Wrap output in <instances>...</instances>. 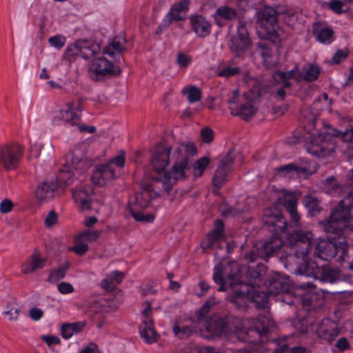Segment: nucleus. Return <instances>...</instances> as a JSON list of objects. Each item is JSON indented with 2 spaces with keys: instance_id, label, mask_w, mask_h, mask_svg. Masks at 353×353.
Masks as SVG:
<instances>
[{
  "instance_id": "nucleus-47",
  "label": "nucleus",
  "mask_w": 353,
  "mask_h": 353,
  "mask_svg": "<svg viewBox=\"0 0 353 353\" xmlns=\"http://www.w3.org/2000/svg\"><path fill=\"white\" fill-rule=\"evenodd\" d=\"M65 271L66 268L63 267L52 270L48 281L50 283H54L60 279H62L65 275Z\"/></svg>"
},
{
  "instance_id": "nucleus-49",
  "label": "nucleus",
  "mask_w": 353,
  "mask_h": 353,
  "mask_svg": "<svg viewBox=\"0 0 353 353\" xmlns=\"http://www.w3.org/2000/svg\"><path fill=\"white\" fill-rule=\"evenodd\" d=\"M48 41L51 46L60 49L64 46L66 39L64 36L57 34L50 37Z\"/></svg>"
},
{
  "instance_id": "nucleus-20",
  "label": "nucleus",
  "mask_w": 353,
  "mask_h": 353,
  "mask_svg": "<svg viewBox=\"0 0 353 353\" xmlns=\"http://www.w3.org/2000/svg\"><path fill=\"white\" fill-rule=\"evenodd\" d=\"M93 43H90L86 41H78L73 44L69 45L66 49L65 53L68 57H75L81 55L84 59L90 57L94 48H92Z\"/></svg>"
},
{
  "instance_id": "nucleus-55",
  "label": "nucleus",
  "mask_w": 353,
  "mask_h": 353,
  "mask_svg": "<svg viewBox=\"0 0 353 353\" xmlns=\"http://www.w3.org/2000/svg\"><path fill=\"white\" fill-rule=\"evenodd\" d=\"M201 137L203 142L208 143L213 140L214 132L211 128L206 127L201 131Z\"/></svg>"
},
{
  "instance_id": "nucleus-34",
  "label": "nucleus",
  "mask_w": 353,
  "mask_h": 353,
  "mask_svg": "<svg viewBox=\"0 0 353 353\" xmlns=\"http://www.w3.org/2000/svg\"><path fill=\"white\" fill-rule=\"evenodd\" d=\"M314 32L317 40L325 44H329L332 41L333 31L327 27H321L320 25H315L314 27Z\"/></svg>"
},
{
  "instance_id": "nucleus-61",
  "label": "nucleus",
  "mask_w": 353,
  "mask_h": 353,
  "mask_svg": "<svg viewBox=\"0 0 353 353\" xmlns=\"http://www.w3.org/2000/svg\"><path fill=\"white\" fill-rule=\"evenodd\" d=\"M41 339L49 345L52 346L54 345H57L60 343V339L59 337L55 336H48L44 335L42 336Z\"/></svg>"
},
{
  "instance_id": "nucleus-36",
  "label": "nucleus",
  "mask_w": 353,
  "mask_h": 353,
  "mask_svg": "<svg viewBox=\"0 0 353 353\" xmlns=\"http://www.w3.org/2000/svg\"><path fill=\"white\" fill-rule=\"evenodd\" d=\"M332 104V100L329 99L327 94L321 95L313 103V109L316 111L317 114L319 111L329 110Z\"/></svg>"
},
{
  "instance_id": "nucleus-7",
  "label": "nucleus",
  "mask_w": 353,
  "mask_h": 353,
  "mask_svg": "<svg viewBox=\"0 0 353 353\" xmlns=\"http://www.w3.org/2000/svg\"><path fill=\"white\" fill-rule=\"evenodd\" d=\"M276 12L270 7H265L257 13L256 32L263 39L276 43L280 41L283 30L276 23Z\"/></svg>"
},
{
  "instance_id": "nucleus-4",
  "label": "nucleus",
  "mask_w": 353,
  "mask_h": 353,
  "mask_svg": "<svg viewBox=\"0 0 353 353\" xmlns=\"http://www.w3.org/2000/svg\"><path fill=\"white\" fill-rule=\"evenodd\" d=\"M272 322L268 315L260 316L254 321H246L242 327L236 325L234 335L240 340L248 342V346L239 351V353H259V345L250 344L266 334Z\"/></svg>"
},
{
  "instance_id": "nucleus-17",
  "label": "nucleus",
  "mask_w": 353,
  "mask_h": 353,
  "mask_svg": "<svg viewBox=\"0 0 353 353\" xmlns=\"http://www.w3.org/2000/svg\"><path fill=\"white\" fill-rule=\"evenodd\" d=\"M47 259L38 250H34L21 265V272L24 274H30L43 269Z\"/></svg>"
},
{
  "instance_id": "nucleus-42",
  "label": "nucleus",
  "mask_w": 353,
  "mask_h": 353,
  "mask_svg": "<svg viewBox=\"0 0 353 353\" xmlns=\"http://www.w3.org/2000/svg\"><path fill=\"white\" fill-rule=\"evenodd\" d=\"M88 249V243L86 242L80 234L76 238L72 250L76 254L82 255L85 254Z\"/></svg>"
},
{
  "instance_id": "nucleus-32",
  "label": "nucleus",
  "mask_w": 353,
  "mask_h": 353,
  "mask_svg": "<svg viewBox=\"0 0 353 353\" xmlns=\"http://www.w3.org/2000/svg\"><path fill=\"white\" fill-rule=\"evenodd\" d=\"M123 279V274L118 270L110 273L101 282V287L105 290H112Z\"/></svg>"
},
{
  "instance_id": "nucleus-53",
  "label": "nucleus",
  "mask_w": 353,
  "mask_h": 353,
  "mask_svg": "<svg viewBox=\"0 0 353 353\" xmlns=\"http://www.w3.org/2000/svg\"><path fill=\"white\" fill-rule=\"evenodd\" d=\"M14 207V204L11 200L4 199L0 202V212L1 214L10 213Z\"/></svg>"
},
{
  "instance_id": "nucleus-31",
  "label": "nucleus",
  "mask_w": 353,
  "mask_h": 353,
  "mask_svg": "<svg viewBox=\"0 0 353 353\" xmlns=\"http://www.w3.org/2000/svg\"><path fill=\"white\" fill-rule=\"evenodd\" d=\"M125 39L121 36L116 37L110 43L108 46L103 50L108 53L110 57H113L117 59V57H120L121 52L124 50Z\"/></svg>"
},
{
  "instance_id": "nucleus-6",
  "label": "nucleus",
  "mask_w": 353,
  "mask_h": 353,
  "mask_svg": "<svg viewBox=\"0 0 353 353\" xmlns=\"http://www.w3.org/2000/svg\"><path fill=\"white\" fill-rule=\"evenodd\" d=\"M92 48L94 50L87 63L88 72L92 79L100 81L121 72L115 58L110 57L105 50H100L97 44H92Z\"/></svg>"
},
{
  "instance_id": "nucleus-57",
  "label": "nucleus",
  "mask_w": 353,
  "mask_h": 353,
  "mask_svg": "<svg viewBox=\"0 0 353 353\" xmlns=\"http://www.w3.org/2000/svg\"><path fill=\"white\" fill-rule=\"evenodd\" d=\"M51 121L53 125H61L63 123L61 109L52 112L51 114Z\"/></svg>"
},
{
  "instance_id": "nucleus-50",
  "label": "nucleus",
  "mask_w": 353,
  "mask_h": 353,
  "mask_svg": "<svg viewBox=\"0 0 353 353\" xmlns=\"http://www.w3.org/2000/svg\"><path fill=\"white\" fill-rule=\"evenodd\" d=\"M173 332L178 337L183 338L189 336L192 332V330L188 326L175 324L173 327Z\"/></svg>"
},
{
  "instance_id": "nucleus-3",
  "label": "nucleus",
  "mask_w": 353,
  "mask_h": 353,
  "mask_svg": "<svg viewBox=\"0 0 353 353\" xmlns=\"http://www.w3.org/2000/svg\"><path fill=\"white\" fill-rule=\"evenodd\" d=\"M240 268L236 262H231L223 270L216 265L214 268L213 279L216 283L221 284L219 291H225L227 286H235L234 294L230 300L237 306L247 305L252 299L257 307H264L268 304V297L266 293L259 290H254L246 283H240Z\"/></svg>"
},
{
  "instance_id": "nucleus-1",
  "label": "nucleus",
  "mask_w": 353,
  "mask_h": 353,
  "mask_svg": "<svg viewBox=\"0 0 353 353\" xmlns=\"http://www.w3.org/2000/svg\"><path fill=\"white\" fill-rule=\"evenodd\" d=\"M196 152L192 143L180 144L172 149L163 144L157 146L151 161L154 171L153 183L143 188L136 194L133 203L126 209L137 221L153 222L155 215L145 214L141 210L150 206L159 197V192L154 190L156 184L161 183L162 188L169 192L179 180L185 177L190 159Z\"/></svg>"
},
{
  "instance_id": "nucleus-28",
  "label": "nucleus",
  "mask_w": 353,
  "mask_h": 353,
  "mask_svg": "<svg viewBox=\"0 0 353 353\" xmlns=\"http://www.w3.org/2000/svg\"><path fill=\"white\" fill-rule=\"evenodd\" d=\"M223 224L221 221H216L213 230L210 232L206 240L202 242L201 245L204 249L210 248L216 241H224L223 235Z\"/></svg>"
},
{
  "instance_id": "nucleus-41",
  "label": "nucleus",
  "mask_w": 353,
  "mask_h": 353,
  "mask_svg": "<svg viewBox=\"0 0 353 353\" xmlns=\"http://www.w3.org/2000/svg\"><path fill=\"white\" fill-rule=\"evenodd\" d=\"M20 309L15 305H8L3 312V315L10 321H15L18 319Z\"/></svg>"
},
{
  "instance_id": "nucleus-51",
  "label": "nucleus",
  "mask_w": 353,
  "mask_h": 353,
  "mask_svg": "<svg viewBox=\"0 0 353 353\" xmlns=\"http://www.w3.org/2000/svg\"><path fill=\"white\" fill-rule=\"evenodd\" d=\"M328 8L334 12L340 14L345 11V5L340 0H330Z\"/></svg>"
},
{
  "instance_id": "nucleus-23",
  "label": "nucleus",
  "mask_w": 353,
  "mask_h": 353,
  "mask_svg": "<svg viewBox=\"0 0 353 353\" xmlns=\"http://www.w3.org/2000/svg\"><path fill=\"white\" fill-rule=\"evenodd\" d=\"M189 0H182L179 3L174 5L166 15L164 22L168 26L173 20H183L188 10Z\"/></svg>"
},
{
  "instance_id": "nucleus-35",
  "label": "nucleus",
  "mask_w": 353,
  "mask_h": 353,
  "mask_svg": "<svg viewBox=\"0 0 353 353\" xmlns=\"http://www.w3.org/2000/svg\"><path fill=\"white\" fill-rule=\"evenodd\" d=\"M261 54L263 60V64L266 68H270L276 64L278 61L277 54L272 53V50L269 48L262 46Z\"/></svg>"
},
{
  "instance_id": "nucleus-12",
  "label": "nucleus",
  "mask_w": 353,
  "mask_h": 353,
  "mask_svg": "<svg viewBox=\"0 0 353 353\" xmlns=\"http://www.w3.org/2000/svg\"><path fill=\"white\" fill-rule=\"evenodd\" d=\"M300 269L302 273L307 276L321 278L330 283H334L339 276L338 270H327L324 267L316 264V262L310 261H305Z\"/></svg>"
},
{
  "instance_id": "nucleus-40",
  "label": "nucleus",
  "mask_w": 353,
  "mask_h": 353,
  "mask_svg": "<svg viewBox=\"0 0 353 353\" xmlns=\"http://www.w3.org/2000/svg\"><path fill=\"white\" fill-rule=\"evenodd\" d=\"M228 172L225 171L223 166L218 167L212 181L214 187L219 188L226 182Z\"/></svg>"
},
{
  "instance_id": "nucleus-8",
  "label": "nucleus",
  "mask_w": 353,
  "mask_h": 353,
  "mask_svg": "<svg viewBox=\"0 0 353 353\" xmlns=\"http://www.w3.org/2000/svg\"><path fill=\"white\" fill-rule=\"evenodd\" d=\"M88 144L81 143L74 147L72 150L67 155V161L61 170L60 180L65 183H69L71 176L74 174V170H82L87 165L86 154Z\"/></svg>"
},
{
  "instance_id": "nucleus-48",
  "label": "nucleus",
  "mask_w": 353,
  "mask_h": 353,
  "mask_svg": "<svg viewBox=\"0 0 353 353\" xmlns=\"http://www.w3.org/2000/svg\"><path fill=\"white\" fill-rule=\"evenodd\" d=\"M125 163V152L123 151H121L118 155L110 159L106 164H109L111 168L114 165L115 166L121 168L124 167Z\"/></svg>"
},
{
  "instance_id": "nucleus-52",
  "label": "nucleus",
  "mask_w": 353,
  "mask_h": 353,
  "mask_svg": "<svg viewBox=\"0 0 353 353\" xmlns=\"http://www.w3.org/2000/svg\"><path fill=\"white\" fill-rule=\"evenodd\" d=\"M57 290L59 293L64 295L72 294L74 291L73 285L71 283L65 281H62L58 283Z\"/></svg>"
},
{
  "instance_id": "nucleus-16",
  "label": "nucleus",
  "mask_w": 353,
  "mask_h": 353,
  "mask_svg": "<svg viewBox=\"0 0 353 353\" xmlns=\"http://www.w3.org/2000/svg\"><path fill=\"white\" fill-rule=\"evenodd\" d=\"M115 177L113 168L110 167L109 164H101L93 171L91 179L93 184L102 187L108 185Z\"/></svg>"
},
{
  "instance_id": "nucleus-59",
  "label": "nucleus",
  "mask_w": 353,
  "mask_h": 353,
  "mask_svg": "<svg viewBox=\"0 0 353 353\" xmlns=\"http://www.w3.org/2000/svg\"><path fill=\"white\" fill-rule=\"evenodd\" d=\"M234 160L230 154H227L219 166H223L225 171L228 172L233 164Z\"/></svg>"
},
{
  "instance_id": "nucleus-37",
  "label": "nucleus",
  "mask_w": 353,
  "mask_h": 353,
  "mask_svg": "<svg viewBox=\"0 0 353 353\" xmlns=\"http://www.w3.org/2000/svg\"><path fill=\"white\" fill-rule=\"evenodd\" d=\"M182 92L186 95L188 100L190 103H194L201 99V90L194 85L185 87L183 89Z\"/></svg>"
},
{
  "instance_id": "nucleus-9",
  "label": "nucleus",
  "mask_w": 353,
  "mask_h": 353,
  "mask_svg": "<svg viewBox=\"0 0 353 353\" xmlns=\"http://www.w3.org/2000/svg\"><path fill=\"white\" fill-rule=\"evenodd\" d=\"M320 72L321 68L317 64L308 63L302 68V70L298 66H295L288 72H276L273 78L276 83H283L288 87L290 86V79H294L297 82L303 80L312 81L317 79Z\"/></svg>"
},
{
  "instance_id": "nucleus-64",
  "label": "nucleus",
  "mask_w": 353,
  "mask_h": 353,
  "mask_svg": "<svg viewBox=\"0 0 353 353\" xmlns=\"http://www.w3.org/2000/svg\"><path fill=\"white\" fill-rule=\"evenodd\" d=\"M279 170L281 172H295L296 174H299L301 171H303V169L294 167L293 165L289 164L285 167L280 168Z\"/></svg>"
},
{
  "instance_id": "nucleus-21",
  "label": "nucleus",
  "mask_w": 353,
  "mask_h": 353,
  "mask_svg": "<svg viewBox=\"0 0 353 353\" xmlns=\"http://www.w3.org/2000/svg\"><path fill=\"white\" fill-rule=\"evenodd\" d=\"M92 192L90 185L79 187L73 192V199L82 210L90 209Z\"/></svg>"
},
{
  "instance_id": "nucleus-19",
  "label": "nucleus",
  "mask_w": 353,
  "mask_h": 353,
  "mask_svg": "<svg viewBox=\"0 0 353 353\" xmlns=\"http://www.w3.org/2000/svg\"><path fill=\"white\" fill-rule=\"evenodd\" d=\"M340 330L337 323L330 319H325L315 331L320 338L331 342L339 335Z\"/></svg>"
},
{
  "instance_id": "nucleus-30",
  "label": "nucleus",
  "mask_w": 353,
  "mask_h": 353,
  "mask_svg": "<svg viewBox=\"0 0 353 353\" xmlns=\"http://www.w3.org/2000/svg\"><path fill=\"white\" fill-rule=\"evenodd\" d=\"M139 332L142 339L147 343H152L157 340V334L153 327L152 321L143 319Z\"/></svg>"
},
{
  "instance_id": "nucleus-39",
  "label": "nucleus",
  "mask_w": 353,
  "mask_h": 353,
  "mask_svg": "<svg viewBox=\"0 0 353 353\" xmlns=\"http://www.w3.org/2000/svg\"><path fill=\"white\" fill-rule=\"evenodd\" d=\"M340 250L341 251L340 262L342 264L346 263L347 266L353 270V260L352 261H350V256L349 254V252L352 251V248L347 241H345V243L341 246Z\"/></svg>"
},
{
  "instance_id": "nucleus-24",
  "label": "nucleus",
  "mask_w": 353,
  "mask_h": 353,
  "mask_svg": "<svg viewBox=\"0 0 353 353\" xmlns=\"http://www.w3.org/2000/svg\"><path fill=\"white\" fill-rule=\"evenodd\" d=\"M296 295L300 297L304 305H312L319 295L313 285H301L296 289Z\"/></svg>"
},
{
  "instance_id": "nucleus-29",
  "label": "nucleus",
  "mask_w": 353,
  "mask_h": 353,
  "mask_svg": "<svg viewBox=\"0 0 353 353\" xmlns=\"http://www.w3.org/2000/svg\"><path fill=\"white\" fill-rule=\"evenodd\" d=\"M63 123L68 126H79V117L74 112V104L72 103H67L63 108H61Z\"/></svg>"
},
{
  "instance_id": "nucleus-25",
  "label": "nucleus",
  "mask_w": 353,
  "mask_h": 353,
  "mask_svg": "<svg viewBox=\"0 0 353 353\" xmlns=\"http://www.w3.org/2000/svg\"><path fill=\"white\" fill-rule=\"evenodd\" d=\"M191 26L196 34L200 37H205L211 32V23L201 15L190 17Z\"/></svg>"
},
{
  "instance_id": "nucleus-45",
  "label": "nucleus",
  "mask_w": 353,
  "mask_h": 353,
  "mask_svg": "<svg viewBox=\"0 0 353 353\" xmlns=\"http://www.w3.org/2000/svg\"><path fill=\"white\" fill-rule=\"evenodd\" d=\"M239 72L240 69L238 67L227 65L219 69L217 74L219 77L228 78L236 75Z\"/></svg>"
},
{
  "instance_id": "nucleus-27",
  "label": "nucleus",
  "mask_w": 353,
  "mask_h": 353,
  "mask_svg": "<svg viewBox=\"0 0 353 353\" xmlns=\"http://www.w3.org/2000/svg\"><path fill=\"white\" fill-rule=\"evenodd\" d=\"M213 17L216 23L223 26L228 21L234 19L236 17V10L228 6H223L216 9Z\"/></svg>"
},
{
  "instance_id": "nucleus-38",
  "label": "nucleus",
  "mask_w": 353,
  "mask_h": 353,
  "mask_svg": "<svg viewBox=\"0 0 353 353\" xmlns=\"http://www.w3.org/2000/svg\"><path fill=\"white\" fill-rule=\"evenodd\" d=\"M210 162V159L208 157H203L198 159L193 165L192 173L194 176H201L203 174L204 170L208 166Z\"/></svg>"
},
{
  "instance_id": "nucleus-43",
  "label": "nucleus",
  "mask_w": 353,
  "mask_h": 353,
  "mask_svg": "<svg viewBox=\"0 0 353 353\" xmlns=\"http://www.w3.org/2000/svg\"><path fill=\"white\" fill-rule=\"evenodd\" d=\"M192 61V57L184 52H179L176 54L175 62L180 69H183L188 68Z\"/></svg>"
},
{
  "instance_id": "nucleus-26",
  "label": "nucleus",
  "mask_w": 353,
  "mask_h": 353,
  "mask_svg": "<svg viewBox=\"0 0 353 353\" xmlns=\"http://www.w3.org/2000/svg\"><path fill=\"white\" fill-rule=\"evenodd\" d=\"M225 322L219 317L210 319L205 324V331L207 332L205 336L207 338H214L221 336L225 334Z\"/></svg>"
},
{
  "instance_id": "nucleus-33",
  "label": "nucleus",
  "mask_w": 353,
  "mask_h": 353,
  "mask_svg": "<svg viewBox=\"0 0 353 353\" xmlns=\"http://www.w3.org/2000/svg\"><path fill=\"white\" fill-rule=\"evenodd\" d=\"M85 327L84 321L65 323L61 327L62 336L65 339H70L74 334L83 330Z\"/></svg>"
},
{
  "instance_id": "nucleus-60",
  "label": "nucleus",
  "mask_w": 353,
  "mask_h": 353,
  "mask_svg": "<svg viewBox=\"0 0 353 353\" xmlns=\"http://www.w3.org/2000/svg\"><path fill=\"white\" fill-rule=\"evenodd\" d=\"M152 312L151 305L149 303H145L143 305V309L141 312V321L147 319V321H152L150 319V314Z\"/></svg>"
},
{
  "instance_id": "nucleus-5",
  "label": "nucleus",
  "mask_w": 353,
  "mask_h": 353,
  "mask_svg": "<svg viewBox=\"0 0 353 353\" xmlns=\"http://www.w3.org/2000/svg\"><path fill=\"white\" fill-rule=\"evenodd\" d=\"M350 195L341 201L332 212L330 219L321 223L322 229L327 234H345L347 231L353 232V205L350 204Z\"/></svg>"
},
{
  "instance_id": "nucleus-15",
  "label": "nucleus",
  "mask_w": 353,
  "mask_h": 353,
  "mask_svg": "<svg viewBox=\"0 0 353 353\" xmlns=\"http://www.w3.org/2000/svg\"><path fill=\"white\" fill-rule=\"evenodd\" d=\"M57 179L46 180L38 185L34 192L37 199L40 202H48L57 194L58 189Z\"/></svg>"
},
{
  "instance_id": "nucleus-18",
  "label": "nucleus",
  "mask_w": 353,
  "mask_h": 353,
  "mask_svg": "<svg viewBox=\"0 0 353 353\" xmlns=\"http://www.w3.org/2000/svg\"><path fill=\"white\" fill-rule=\"evenodd\" d=\"M276 194L279 203L283 204L287 208L292 219L294 222H297L299 216L296 212V194L288 192L285 190H281Z\"/></svg>"
},
{
  "instance_id": "nucleus-11",
  "label": "nucleus",
  "mask_w": 353,
  "mask_h": 353,
  "mask_svg": "<svg viewBox=\"0 0 353 353\" xmlns=\"http://www.w3.org/2000/svg\"><path fill=\"white\" fill-rule=\"evenodd\" d=\"M22 152L23 150L18 144L0 145V170L14 169L22 156Z\"/></svg>"
},
{
  "instance_id": "nucleus-63",
  "label": "nucleus",
  "mask_w": 353,
  "mask_h": 353,
  "mask_svg": "<svg viewBox=\"0 0 353 353\" xmlns=\"http://www.w3.org/2000/svg\"><path fill=\"white\" fill-rule=\"evenodd\" d=\"M336 347L341 351H345L350 347V343L346 338H340L336 344Z\"/></svg>"
},
{
  "instance_id": "nucleus-62",
  "label": "nucleus",
  "mask_w": 353,
  "mask_h": 353,
  "mask_svg": "<svg viewBox=\"0 0 353 353\" xmlns=\"http://www.w3.org/2000/svg\"><path fill=\"white\" fill-rule=\"evenodd\" d=\"M79 353H101V352L95 343H90Z\"/></svg>"
},
{
  "instance_id": "nucleus-13",
  "label": "nucleus",
  "mask_w": 353,
  "mask_h": 353,
  "mask_svg": "<svg viewBox=\"0 0 353 353\" xmlns=\"http://www.w3.org/2000/svg\"><path fill=\"white\" fill-rule=\"evenodd\" d=\"M250 43L245 23L240 21L236 34L231 39L230 49L237 57H240L248 50Z\"/></svg>"
},
{
  "instance_id": "nucleus-10",
  "label": "nucleus",
  "mask_w": 353,
  "mask_h": 353,
  "mask_svg": "<svg viewBox=\"0 0 353 353\" xmlns=\"http://www.w3.org/2000/svg\"><path fill=\"white\" fill-rule=\"evenodd\" d=\"M232 94V98L228 101L232 114L239 115L244 119H248L256 112L254 100L258 97L259 94L251 92L239 97L238 92L234 90Z\"/></svg>"
},
{
  "instance_id": "nucleus-22",
  "label": "nucleus",
  "mask_w": 353,
  "mask_h": 353,
  "mask_svg": "<svg viewBox=\"0 0 353 353\" xmlns=\"http://www.w3.org/2000/svg\"><path fill=\"white\" fill-rule=\"evenodd\" d=\"M289 279L279 272H276L270 280L268 291L270 294H277L287 292L289 290Z\"/></svg>"
},
{
  "instance_id": "nucleus-46",
  "label": "nucleus",
  "mask_w": 353,
  "mask_h": 353,
  "mask_svg": "<svg viewBox=\"0 0 353 353\" xmlns=\"http://www.w3.org/2000/svg\"><path fill=\"white\" fill-rule=\"evenodd\" d=\"M325 189L330 194H339L341 192V187H340L334 178H329L325 182Z\"/></svg>"
},
{
  "instance_id": "nucleus-58",
  "label": "nucleus",
  "mask_w": 353,
  "mask_h": 353,
  "mask_svg": "<svg viewBox=\"0 0 353 353\" xmlns=\"http://www.w3.org/2000/svg\"><path fill=\"white\" fill-rule=\"evenodd\" d=\"M347 54V52L346 50H339L334 54L332 62L333 63H339L346 58Z\"/></svg>"
},
{
  "instance_id": "nucleus-54",
  "label": "nucleus",
  "mask_w": 353,
  "mask_h": 353,
  "mask_svg": "<svg viewBox=\"0 0 353 353\" xmlns=\"http://www.w3.org/2000/svg\"><path fill=\"white\" fill-rule=\"evenodd\" d=\"M99 232L97 230H86L81 233L80 236L88 243L91 241L97 240L99 237Z\"/></svg>"
},
{
  "instance_id": "nucleus-14",
  "label": "nucleus",
  "mask_w": 353,
  "mask_h": 353,
  "mask_svg": "<svg viewBox=\"0 0 353 353\" xmlns=\"http://www.w3.org/2000/svg\"><path fill=\"white\" fill-rule=\"evenodd\" d=\"M332 136L339 137L345 141H353V126L347 129L344 132L332 129L326 133L319 134L313 138L312 143L314 145L319 146V150L323 152L325 148V146L323 145L327 142L332 141Z\"/></svg>"
},
{
  "instance_id": "nucleus-56",
  "label": "nucleus",
  "mask_w": 353,
  "mask_h": 353,
  "mask_svg": "<svg viewBox=\"0 0 353 353\" xmlns=\"http://www.w3.org/2000/svg\"><path fill=\"white\" fill-rule=\"evenodd\" d=\"M43 315V312L41 309L33 307H31L29 310V316L30 317L35 321L40 320Z\"/></svg>"
},
{
  "instance_id": "nucleus-2",
  "label": "nucleus",
  "mask_w": 353,
  "mask_h": 353,
  "mask_svg": "<svg viewBox=\"0 0 353 353\" xmlns=\"http://www.w3.org/2000/svg\"><path fill=\"white\" fill-rule=\"evenodd\" d=\"M264 222L275 234L263 245L260 254L261 256L264 254V256L269 257L279 250L283 245L289 244L290 246L296 245L301 248L300 250L296 251L298 258L306 256L310 247L314 255L321 260L330 261L338 254L340 261L341 255L340 248L345 242H339V246L336 243L324 239H317L312 242V234L310 232H300L288 236V241L284 243L282 238L287 236L285 231L287 223L281 214L278 212L275 214H266Z\"/></svg>"
},
{
  "instance_id": "nucleus-44",
  "label": "nucleus",
  "mask_w": 353,
  "mask_h": 353,
  "mask_svg": "<svg viewBox=\"0 0 353 353\" xmlns=\"http://www.w3.org/2000/svg\"><path fill=\"white\" fill-rule=\"evenodd\" d=\"M59 223V215L54 211H49L44 217V224L48 228H52Z\"/></svg>"
}]
</instances>
